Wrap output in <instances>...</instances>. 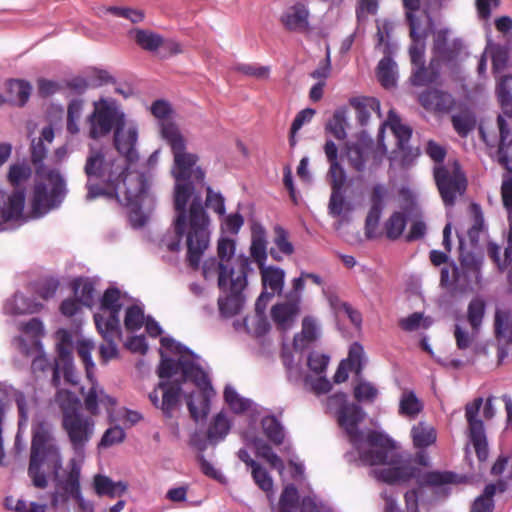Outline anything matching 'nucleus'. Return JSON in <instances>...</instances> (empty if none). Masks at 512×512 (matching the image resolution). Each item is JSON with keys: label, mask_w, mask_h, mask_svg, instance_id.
Instances as JSON below:
<instances>
[{"label": "nucleus", "mask_w": 512, "mask_h": 512, "mask_svg": "<svg viewBox=\"0 0 512 512\" xmlns=\"http://www.w3.org/2000/svg\"><path fill=\"white\" fill-rule=\"evenodd\" d=\"M93 112L88 117L89 137L97 140L110 134L114 130L113 143L115 149L130 163L139 160L136 149L138 129L135 125L125 130V115L116 106L115 102L101 98L95 101Z\"/></svg>", "instance_id": "nucleus-4"}, {"label": "nucleus", "mask_w": 512, "mask_h": 512, "mask_svg": "<svg viewBox=\"0 0 512 512\" xmlns=\"http://www.w3.org/2000/svg\"><path fill=\"white\" fill-rule=\"evenodd\" d=\"M485 310H486V304H485V301L481 298L472 299L468 305V310H467L468 322L470 323L472 329L476 332L479 330V328L482 324V321H483V318L485 315Z\"/></svg>", "instance_id": "nucleus-51"}, {"label": "nucleus", "mask_w": 512, "mask_h": 512, "mask_svg": "<svg viewBox=\"0 0 512 512\" xmlns=\"http://www.w3.org/2000/svg\"><path fill=\"white\" fill-rule=\"evenodd\" d=\"M251 475L257 486L267 494L273 492V479L261 464L257 463L251 468Z\"/></svg>", "instance_id": "nucleus-56"}, {"label": "nucleus", "mask_w": 512, "mask_h": 512, "mask_svg": "<svg viewBox=\"0 0 512 512\" xmlns=\"http://www.w3.org/2000/svg\"><path fill=\"white\" fill-rule=\"evenodd\" d=\"M250 254L259 268H263L267 261L266 230L261 223L251 225Z\"/></svg>", "instance_id": "nucleus-28"}, {"label": "nucleus", "mask_w": 512, "mask_h": 512, "mask_svg": "<svg viewBox=\"0 0 512 512\" xmlns=\"http://www.w3.org/2000/svg\"><path fill=\"white\" fill-rule=\"evenodd\" d=\"M451 121L454 130L461 137H467L476 125V120L471 115L456 114L452 116Z\"/></svg>", "instance_id": "nucleus-59"}, {"label": "nucleus", "mask_w": 512, "mask_h": 512, "mask_svg": "<svg viewBox=\"0 0 512 512\" xmlns=\"http://www.w3.org/2000/svg\"><path fill=\"white\" fill-rule=\"evenodd\" d=\"M32 91L31 84L24 79H9L6 82L7 102L23 107L27 104Z\"/></svg>", "instance_id": "nucleus-32"}, {"label": "nucleus", "mask_w": 512, "mask_h": 512, "mask_svg": "<svg viewBox=\"0 0 512 512\" xmlns=\"http://www.w3.org/2000/svg\"><path fill=\"white\" fill-rule=\"evenodd\" d=\"M71 288L76 298L86 307L94 304L95 284L87 277H77L71 283Z\"/></svg>", "instance_id": "nucleus-38"}, {"label": "nucleus", "mask_w": 512, "mask_h": 512, "mask_svg": "<svg viewBox=\"0 0 512 512\" xmlns=\"http://www.w3.org/2000/svg\"><path fill=\"white\" fill-rule=\"evenodd\" d=\"M123 304L121 302V291L117 287H108L100 298L99 309L108 312V317L95 313L93 318L98 332L106 338L111 339L113 333L119 330L120 312Z\"/></svg>", "instance_id": "nucleus-14"}, {"label": "nucleus", "mask_w": 512, "mask_h": 512, "mask_svg": "<svg viewBox=\"0 0 512 512\" xmlns=\"http://www.w3.org/2000/svg\"><path fill=\"white\" fill-rule=\"evenodd\" d=\"M144 323V310L138 305L127 307L124 325L126 330L135 332L141 329Z\"/></svg>", "instance_id": "nucleus-55"}, {"label": "nucleus", "mask_w": 512, "mask_h": 512, "mask_svg": "<svg viewBox=\"0 0 512 512\" xmlns=\"http://www.w3.org/2000/svg\"><path fill=\"white\" fill-rule=\"evenodd\" d=\"M184 380L160 381L157 388L162 391L160 409L165 417L170 418L179 406L183 392Z\"/></svg>", "instance_id": "nucleus-23"}, {"label": "nucleus", "mask_w": 512, "mask_h": 512, "mask_svg": "<svg viewBox=\"0 0 512 512\" xmlns=\"http://www.w3.org/2000/svg\"><path fill=\"white\" fill-rule=\"evenodd\" d=\"M31 433L28 476L34 487L45 489L50 476L58 478L62 457L51 423L38 420L32 424Z\"/></svg>", "instance_id": "nucleus-5"}, {"label": "nucleus", "mask_w": 512, "mask_h": 512, "mask_svg": "<svg viewBox=\"0 0 512 512\" xmlns=\"http://www.w3.org/2000/svg\"><path fill=\"white\" fill-rule=\"evenodd\" d=\"M483 398H475L472 403L465 406V417L468 423V438L473 445L476 456L480 462L488 458V441L486 437L484 422L478 417Z\"/></svg>", "instance_id": "nucleus-16"}, {"label": "nucleus", "mask_w": 512, "mask_h": 512, "mask_svg": "<svg viewBox=\"0 0 512 512\" xmlns=\"http://www.w3.org/2000/svg\"><path fill=\"white\" fill-rule=\"evenodd\" d=\"M206 190L205 202H202L204 209L206 207L214 211L220 216H223L226 212L225 198L220 192H215L210 185L203 186Z\"/></svg>", "instance_id": "nucleus-53"}, {"label": "nucleus", "mask_w": 512, "mask_h": 512, "mask_svg": "<svg viewBox=\"0 0 512 512\" xmlns=\"http://www.w3.org/2000/svg\"><path fill=\"white\" fill-rule=\"evenodd\" d=\"M60 282L54 277H47L36 288V294L44 300L53 298L59 288Z\"/></svg>", "instance_id": "nucleus-64"}, {"label": "nucleus", "mask_w": 512, "mask_h": 512, "mask_svg": "<svg viewBox=\"0 0 512 512\" xmlns=\"http://www.w3.org/2000/svg\"><path fill=\"white\" fill-rule=\"evenodd\" d=\"M162 137L169 144L174 165V237H165L162 243L170 252H178L181 240L186 235L187 263L198 270L205 250L208 248L210 219L202 205L201 188L205 186V172L196 166L197 154L186 152V140L174 123L162 124Z\"/></svg>", "instance_id": "nucleus-1"}, {"label": "nucleus", "mask_w": 512, "mask_h": 512, "mask_svg": "<svg viewBox=\"0 0 512 512\" xmlns=\"http://www.w3.org/2000/svg\"><path fill=\"white\" fill-rule=\"evenodd\" d=\"M394 448L395 446L388 450L387 464L392 466L381 469L378 472V478L382 482L390 485L397 483H407L412 479H416L418 481L420 476V469L418 467L411 465L407 461L399 463L395 457L390 458V452ZM384 465H386V463Z\"/></svg>", "instance_id": "nucleus-17"}, {"label": "nucleus", "mask_w": 512, "mask_h": 512, "mask_svg": "<svg viewBox=\"0 0 512 512\" xmlns=\"http://www.w3.org/2000/svg\"><path fill=\"white\" fill-rule=\"evenodd\" d=\"M463 477L452 471H428L422 473L418 479L420 487H440L446 484H459Z\"/></svg>", "instance_id": "nucleus-31"}, {"label": "nucleus", "mask_w": 512, "mask_h": 512, "mask_svg": "<svg viewBox=\"0 0 512 512\" xmlns=\"http://www.w3.org/2000/svg\"><path fill=\"white\" fill-rule=\"evenodd\" d=\"M126 157L108 155L103 148L89 149L84 173L87 178L86 200L99 197L116 199L131 212L139 214L145 206H150L153 196L150 182L144 172L129 171Z\"/></svg>", "instance_id": "nucleus-2"}, {"label": "nucleus", "mask_w": 512, "mask_h": 512, "mask_svg": "<svg viewBox=\"0 0 512 512\" xmlns=\"http://www.w3.org/2000/svg\"><path fill=\"white\" fill-rule=\"evenodd\" d=\"M460 282V269L457 264L451 260L447 266L441 268L440 286L443 288L452 287Z\"/></svg>", "instance_id": "nucleus-57"}, {"label": "nucleus", "mask_w": 512, "mask_h": 512, "mask_svg": "<svg viewBox=\"0 0 512 512\" xmlns=\"http://www.w3.org/2000/svg\"><path fill=\"white\" fill-rule=\"evenodd\" d=\"M63 489L65 491V495H61L57 491L52 493L51 504L53 506L56 507L59 501H66L68 499L67 495H71L76 499L81 498L80 480L73 479L67 476L63 482Z\"/></svg>", "instance_id": "nucleus-52"}, {"label": "nucleus", "mask_w": 512, "mask_h": 512, "mask_svg": "<svg viewBox=\"0 0 512 512\" xmlns=\"http://www.w3.org/2000/svg\"><path fill=\"white\" fill-rule=\"evenodd\" d=\"M15 403L18 410V432L26 429L29 420L28 401L23 392L15 394Z\"/></svg>", "instance_id": "nucleus-62"}, {"label": "nucleus", "mask_w": 512, "mask_h": 512, "mask_svg": "<svg viewBox=\"0 0 512 512\" xmlns=\"http://www.w3.org/2000/svg\"><path fill=\"white\" fill-rule=\"evenodd\" d=\"M397 65L392 57H383L377 66V77L381 85L386 88L395 87L397 84Z\"/></svg>", "instance_id": "nucleus-39"}, {"label": "nucleus", "mask_w": 512, "mask_h": 512, "mask_svg": "<svg viewBox=\"0 0 512 512\" xmlns=\"http://www.w3.org/2000/svg\"><path fill=\"white\" fill-rule=\"evenodd\" d=\"M223 396L227 405L236 414L244 413L251 408L252 401L240 396L236 389L230 385L225 386Z\"/></svg>", "instance_id": "nucleus-45"}, {"label": "nucleus", "mask_w": 512, "mask_h": 512, "mask_svg": "<svg viewBox=\"0 0 512 512\" xmlns=\"http://www.w3.org/2000/svg\"><path fill=\"white\" fill-rule=\"evenodd\" d=\"M364 416L362 407L355 403H344L338 410L339 425L344 428L361 463L365 466L385 464L388 450L394 447V440L387 434L372 429L365 436L358 427Z\"/></svg>", "instance_id": "nucleus-3"}, {"label": "nucleus", "mask_w": 512, "mask_h": 512, "mask_svg": "<svg viewBox=\"0 0 512 512\" xmlns=\"http://www.w3.org/2000/svg\"><path fill=\"white\" fill-rule=\"evenodd\" d=\"M418 101L426 110L438 113H448L456 104L450 93L435 88L423 91Z\"/></svg>", "instance_id": "nucleus-20"}, {"label": "nucleus", "mask_w": 512, "mask_h": 512, "mask_svg": "<svg viewBox=\"0 0 512 512\" xmlns=\"http://www.w3.org/2000/svg\"><path fill=\"white\" fill-rule=\"evenodd\" d=\"M496 95L503 115L497 117L499 128V144L497 149L498 163L507 171L512 172V138L510 128L504 116L512 118V75H504L496 86Z\"/></svg>", "instance_id": "nucleus-8"}, {"label": "nucleus", "mask_w": 512, "mask_h": 512, "mask_svg": "<svg viewBox=\"0 0 512 512\" xmlns=\"http://www.w3.org/2000/svg\"><path fill=\"white\" fill-rule=\"evenodd\" d=\"M416 210V205L411 203L405 207V212L395 211L384 223L385 234L389 240L395 241L401 237L407 225L408 216Z\"/></svg>", "instance_id": "nucleus-29"}, {"label": "nucleus", "mask_w": 512, "mask_h": 512, "mask_svg": "<svg viewBox=\"0 0 512 512\" xmlns=\"http://www.w3.org/2000/svg\"><path fill=\"white\" fill-rule=\"evenodd\" d=\"M261 270L262 277V285L263 287L269 288L271 292L262 291L259 297L256 300L257 308L260 307V302L266 298V300H271L273 296L277 293L280 294L284 287V278L285 272L282 268L276 266H266L263 268H259Z\"/></svg>", "instance_id": "nucleus-22"}, {"label": "nucleus", "mask_w": 512, "mask_h": 512, "mask_svg": "<svg viewBox=\"0 0 512 512\" xmlns=\"http://www.w3.org/2000/svg\"><path fill=\"white\" fill-rule=\"evenodd\" d=\"M344 151L350 167L356 172H364L373 151V141L359 139L355 142H347Z\"/></svg>", "instance_id": "nucleus-21"}, {"label": "nucleus", "mask_w": 512, "mask_h": 512, "mask_svg": "<svg viewBox=\"0 0 512 512\" xmlns=\"http://www.w3.org/2000/svg\"><path fill=\"white\" fill-rule=\"evenodd\" d=\"M46 177L51 185L50 190L44 182L36 183L33 189L31 214L34 218H41L60 207L67 194L65 180L59 171L51 169Z\"/></svg>", "instance_id": "nucleus-11"}, {"label": "nucleus", "mask_w": 512, "mask_h": 512, "mask_svg": "<svg viewBox=\"0 0 512 512\" xmlns=\"http://www.w3.org/2000/svg\"><path fill=\"white\" fill-rule=\"evenodd\" d=\"M411 436L414 446L420 449H425L436 441L435 430L423 422L412 427Z\"/></svg>", "instance_id": "nucleus-44"}, {"label": "nucleus", "mask_w": 512, "mask_h": 512, "mask_svg": "<svg viewBox=\"0 0 512 512\" xmlns=\"http://www.w3.org/2000/svg\"><path fill=\"white\" fill-rule=\"evenodd\" d=\"M236 243L233 239L222 237L218 241L217 254L220 261L215 258L210 259L204 263L203 272L206 275L211 268H217L219 263L226 265L224 262H229L235 255Z\"/></svg>", "instance_id": "nucleus-37"}, {"label": "nucleus", "mask_w": 512, "mask_h": 512, "mask_svg": "<svg viewBox=\"0 0 512 512\" xmlns=\"http://www.w3.org/2000/svg\"><path fill=\"white\" fill-rule=\"evenodd\" d=\"M261 425L267 439L275 446H280L284 442V427L274 415H267L262 418Z\"/></svg>", "instance_id": "nucleus-40"}, {"label": "nucleus", "mask_w": 512, "mask_h": 512, "mask_svg": "<svg viewBox=\"0 0 512 512\" xmlns=\"http://www.w3.org/2000/svg\"><path fill=\"white\" fill-rule=\"evenodd\" d=\"M253 444L256 448L257 454L264 458L273 468L279 472L284 470L283 460L272 450L271 446L261 439L255 438Z\"/></svg>", "instance_id": "nucleus-50"}, {"label": "nucleus", "mask_w": 512, "mask_h": 512, "mask_svg": "<svg viewBox=\"0 0 512 512\" xmlns=\"http://www.w3.org/2000/svg\"><path fill=\"white\" fill-rule=\"evenodd\" d=\"M44 305L34 298L26 297L22 293H15L5 304L4 311L8 315L18 316L39 313Z\"/></svg>", "instance_id": "nucleus-27"}, {"label": "nucleus", "mask_w": 512, "mask_h": 512, "mask_svg": "<svg viewBox=\"0 0 512 512\" xmlns=\"http://www.w3.org/2000/svg\"><path fill=\"white\" fill-rule=\"evenodd\" d=\"M391 129L397 140V147L402 153L401 163L407 164L412 161L413 153L408 143L412 136V129L405 124H402L400 119L391 122Z\"/></svg>", "instance_id": "nucleus-33"}, {"label": "nucleus", "mask_w": 512, "mask_h": 512, "mask_svg": "<svg viewBox=\"0 0 512 512\" xmlns=\"http://www.w3.org/2000/svg\"><path fill=\"white\" fill-rule=\"evenodd\" d=\"M72 336L69 332L63 331L60 342L57 344L58 363L54 367V377L52 386L58 390L60 394L61 385L76 386L79 383L78 375L74 366L72 354Z\"/></svg>", "instance_id": "nucleus-15"}, {"label": "nucleus", "mask_w": 512, "mask_h": 512, "mask_svg": "<svg viewBox=\"0 0 512 512\" xmlns=\"http://www.w3.org/2000/svg\"><path fill=\"white\" fill-rule=\"evenodd\" d=\"M61 427L66 433L71 448L76 454L85 451L95 431V420L82 411L80 400L73 396L68 403L61 404Z\"/></svg>", "instance_id": "nucleus-7"}, {"label": "nucleus", "mask_w": 512, "mask_h": 512, "mask_svg": "<svg viewBox=\"0 0 512 512\" xmlns=\"http://www.w3.org/2000/svg\"><path fill=\"white\" fill-rule=\"evenodd\" d=\"M58 363V357L51 360L43 351L39 349L38 354L34 357L31 363V372L35 379L46 377L51 372V380L54 377V367Z\"/></svg>", "instance_id": "nucleus-41"}, {"label": "nucleus", "mask_w": 512, "mask_h": 512, "mask_svg": "<svg viewBox=\"0 0 512 512\" xmlns=\"http://www.w3.org/2000/svg\"><path fill=\"white\" fill-rule=\"evenodd\" d=\"M347 113L348 109L345 106L337 108L332 117L325 124V133L332 135L339 141H344L347 138Z\"/></svg>", "instance_id": "nucleus-35"}, {"label": "nucleus", "mask_w": 512, "mask_h": 512, "mask_svg": "<svg viewBox=\"0 0 512 512\" xmlns=\"http://www.w3.org/2000/svg\"><path fill=\"white\" fill-rule=\"evenodd\" d=\"M107 12L116 17L125 18L133 24L141 23L145 18L143 10L130 7L110 6L107 8Z\"/></svg>", "instance_id": "nucleus-58"}, {"label": "nucleus", "mask_w": 512, "mask_h": 512, "mask_svg": "<svg viewBox=\"0 0 512 512\" xmlns=\"http://www.w3.org/2000/svg\"><path fill=\"white\" fill-rule=\"evenodd\" d=\"M405 21L409 29L436 25L427 5L421 10V0H402Z\"/></svg>", "instance_id": "nucleus-24"}, {"label": "nucleus", "mask_w": 512, "mask_h": 512, "mask_svg": "<svg viewBox=\"0 0 512 512\" xmlns=\"http://www.w3.org/2000/svg\"><path fill=\"white\" fill-rule=\"evenodd\" d=\"M128 36L144 51L156 53L163 44V36L149 29L133 28Z\"/></svg>", "instance_id": "nucleus-30"}, {"label": "nucleus", "mask_w": 512, "mask_h": 512, "mask_svg": "<svg viewBox=\"0 0 512 512\" xmlns=\"http://www.w3.org/2000/svg\"><path fill=\"white\" fill-rule=\"evenodd\" d=\"M423 409L421 401L418 399L414 391H407L401 395L399 402V414L415 417Z\"/></svg>", "instance_id": "nucleus-48"}, {"label": "nucleus", "mask_w": 512, "mask_h": 512, "mask_svg": "<svg viewBox=\"0 0 512 512\" xmlns=\"http://www.w3.org/2000/svg\"><path fill=\"white\" fill-rule=\"evenodd\" d=\"M300 299L297 295L294 299L287 298L283 303L275 304L271 309V317L279 328H290L300 313Z\"/></svg>", "instance_id": "nucleus-25"}, {"label": "nucleus", "mask_w": 512, "mask_h": 512, "mask_svg": "<svg viewBox=\"0 0 512 512\" xmlns=\"http://www.w3.org/2000/svg\"><path fill=\"white\" fill-rule=\"evenodd\" d=\"M31 174V168L24 163L11 165L8 172L9 182L14 187V190L11 193H23V207L25 206L26 200V186L31 177Z\"/></svg>", "instance_id": "nucleus-36"}, {"label": "nucleus", "mask_w": 512, "mask_h": 512, "mask_svg": "<svg viewBox=\"0 0 512 512\" xmlns=\"http://www.w3.org/2000/svg\"><path fill=\"white\" fill-rule=\"evenodd\" d=\"M230 430V421L226 415L223 413H218L212 423L210 424L207 431L208 440L216 444L219 441H222Z\"/></svg>", "instance_id": "nucleus-43"}, {"label": "nucleus", "mask_w": 512, "mask_h": 512, "mask_svg": "<svg viewBox=\"0 0 512 512\" xmlns=\"http://www.w3.org/2000/svg\"><path fill=\"white\" fill-rule=\"evenodd\" d=\"M323 151L329 163L326 179L331 186L329 199V214L333 217H340L346 204L344 192L347 182V174L340 162L338 146L332 139H327Z\"/></svg>", "instance_id": "nucleus-10"}, {"label": "nucleus", "mask_w": 512, "mask_h": 512, "mask_svg": "<svg viewBox=\"0 0 512 512\" xmlns=\"http://www.w3.org/2000/svg\"><path fill=\"white\" fill-rule=\"evenodd\" d=\"M274 232V244L277 246L278 250L284 255H292L294 253V246L289 241L288 231L284 227L276 225L274 227Z\"/></svg>", "instance_id": "nucleus-60"}, {"label": "nucleus", "mask_w": 512, "mask_h": 512, "mask_svg": "<svg viewBox=\"0 0 512 512\" xmlns=\"http://www.w3.org/2000/svg\"><path fill=\"white\" fill-rule=\"evenodd\" d=\"M299 504V492L295 484L284 486L279 498V510L277 512H297Z\"/></svg>", "instance_id": "nucleus-46"}, {"label": "nucleus", "mask_w": 512, "mask_h": 512, "mask_svg": "<svg viewBox=\"0 0 512 512\" xmlns=\"http://www.w3.org/2000/svg\"><path fill=\"white\" fill-rule=\"evenodd\" d=\"M494 336L498 341L512 344V310L497 308L494 314Z\"/></svg>", "instance_id": "nucleus-34"}, {"label": "nucleus", "mask_w": 512, "mask_h": 512, "mask_svg": "<svg viewBox=\"0 0 512 512\" xmlns=\"http://www.w3.org/2000/svg\"><path fill=\"white\" fill-rule=\"evenodd\" d=\"M435 28L436 25L409 29L411 43L408 50L411 63L414 66L410 81L414 86H426L436 82L439 78L437 69L425 66L426 42Z\"/></svg>", "instance_id": "nucleus-9"}, {"label": "nucleus", "mask_w": 512, "mask_h": 512, "mask_svg": "<svg viewBox=\"0 0 512 512\" xmlns=\"http://www.w3.org/2000/svg\"><path fill=\"white\" fill-rule=\"evenodd\" d=\"M470 210L473 215V224L468 229L467 235L470 242L473 245H476L479 241L481 233L485 230V221L482 208L478 203H472L470 205Z\"/></svg>", "instance_id": "nucleus-47"}, {"label": "nucleus", "mask_w": 512, "mask_h": 512, "mask_svg": "<svg viewBox=\"0 0 512 512\" xmlns=\"http://www.w3.org/2000/svg\"><path fill=\"white\" fill-rule=\"evenodd\" d=\"M383 208L378 205H371L365 220V236L368 239H375L380 236L378 231L379 222Z\"/></svg>", "instance_id": "nucleus-54"}, {"label": "nucleus", "mask_w": 512, "mask_h": 512, "mask_svg": "<svg viewBox=\"0 0 512 512\" xmlns=\"http://www.w3.org/2000/svg\"><path fill=\"white\" fill-rule=\"evenodd\" d=\"M161 355H163L162 352ZM197 361L198 360L187 359L185 356H180L178 360L162 356L157 367V375L161 381H169V379L180 370L182 377L179 380H189L204 392L212 390V384L208 374Z\"/></svg>", "instance_id": "nucleus-12"}, {"label": "nucleus", "mask_w": 512, "mask_h": 512, "mask_svg": "<svg viewBox=\"0 0 512 512\" xmlns=\"http://www.w3.org/2000/svg\"><path fill=\"white\" fill-rule=\"evenodd\" d=\"M433 176L446 207L453 206L458 195H463L467 189V178L458 160H453L448 165H435Z\"/></svg>", "instance_id": "nucleus-13"}, {"label": "nucleus", "mask_w": 512, "mask_h": 512, "mask_svg": "<svg viewBox=\"0 0 512 512\" xmlns=\"http://www.w3.org/2000/svg\"><path fill=\"white\" fill-rule=\"evenodd\" d=\"M350 104L355 108L356 110V119L359 122L361 126L367 125L369 119H370V111L368 107L371 109H379L380 103L376 98H351Z\"/></svg>", "instance_id": "nucleus-42"}, {"label": "nucleus", "mask_w": 512, "mask_h": 512, "mask_svg": "<svg viewBox=\"0 0 512 512\" xmlns=\"http://www.w3.org/2000/svg\"><path fill=\"white\" fill-rule=\"evenodd\" d=\"M161 346L170 351L173 354H178L180 356H184L183 354H187L190 356L189 359L199 360V356L192 351L189 347L183 345L182 343L176 341L172 337H162L160 339Z\"/></svg>", "instance_id": "nucleus-61"}, {"label": "nucleus", "mask_w": 512, "mask_h": 512, "mask_svg": "<svg viewBox=\"0 0 512 512\" xmlns=\"http://www.w3.org/2000/svg\"><path fill=\"white\" fill-rule=\"evenodd\" d=\"M487 254L494 262L499 272L503 273L508 269L507 280L512 287V234L510 229H508L507 233V245L504 249V258L501 256V247L495 242H489L487 244Z\"/></svg>", "instance_id": "nucleus-26"}, {"label": "nucleus", "mask_w": 512, "mask_h": 512, "mask_svg": "<svg viewBox=\"0 0 512 512\" xmlns=\"http://www.w3.org/2000/svg\"><path fill=\"white\" fill-rule=\"evenodd\" d=\"M309 15L308 6L299 1L284 11L280 21L290 32H306L310 30Z\"/></svg>", "instance_id": "nucleus-19"}, {"label": "nucleus", "mask_w": 512, "mask_h": 512, "mask_svg": "<svg viewBox=\"0 0 512 512\" xmlns=\"http://www.w3.org/2000/svg\"><path fill=\"white\" fill-rule=\"evenodd\" d=\"M23 217V193L0 190V226L19 221Z\"/></svg>", "instance_id": "nucleus-18"}, {"label": "nucleus", "mask_w": 512, "mask_h": 512, "mask_svg": "<svg viewBox=\"0 0 512 512\" xmlns=\"http://www.w3.org/2000/svg\"><path fill=\"white\" fill-rule=\"evenodd\" d=\"M501 196L503 206L507 211L508 229L512 234V177L503 180L501 186Z\"/></svg>", "instance_id": "nucleus-63"}, {"label": "nucleus", "mask_w": 512, "mask_h": 512, "mask_svg": "<svg viewBox=\"0 0 512 512\" xmlns=\"http://www.w3.org/2000/svg\"><path fill=\"white\" fill-rule=\"evenodd\" d=\"M218 265V287L220 290L228 291L225 297L218 298L220 315L224 318H231L238 315L243 309L245 296L243 290L247 286L248 274L253 271L249 257L241 254L237 257V271L222 263Z\"/></svg>", "instance_id": "nucleus-6"}, {"label": "nucleus", "mask_w": 512, "mask_h": 512, "mask_svg": "<svg viewBox=\"0 0 512 512\" xmlns=\"http://www.w3.org/2000/svg\"><path fill=\"white\" fill-rule=\"evenodd\" d=\"M391 32L392 26L387 22L384 23L382 27L378 26L375 48L380 49L383 52L384 57H392L396 49V44L390 40Z\"/></svg>", "instance_id": "nucleus-49"}]
</instances>
